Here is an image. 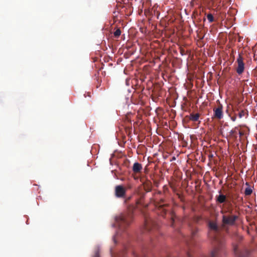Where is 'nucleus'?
<instances>
[{
  "label": "nucleus",
  "mask_w": 257,
  "mask_h": 257,
  "mask_svg": "<svg viewBox=\"0 0 257 257\" xmlns=\"http://www.w3.org/2000/svg\"><path fill=\"white\" fill-rule=\"evenodd\" d=\"M141 203V199L136 201L135 204H130L127 206V211L116 216L115 223L113 226L117 227L118 231L116 233L118 235L120 231H124L132 222L134 217V211L137 206Z\"/></svg>",
  "instance_id": "f257e3e1"
},
{
  "label": "nucleus",
  "mask_w": 257,
  "mask_h": 257,
  "mask_svg": "<svg viewBox=\"0 0 257 257\" xmlns=\"http://www.w3.org/2000/svg\"><path fill=\"white\" fill-rule=\"evenodd\" d=\"M216 242V244L211 251L209 257H221L225 253V241L223 239H219L214 235L213 237Z\"/></svg>",
  "instance_id": "f03ea898"
},
{
  "label": "nucleus",
  "mask_w": 257,
  "mask_h": 257,
  "mask_svg": "<svg viewBox=\"0 0 257 257\" xmlns=\"http://www.w3.org/2000/svg\"><path fill=\"white\" fill-rule=\"evenodd\" d=\"M238 217V216L236 215H223L222 219V226L234 225Z\"/></svg>",
  "instance_id": "7ed1b4c3"
},
{
  "label": "nucleus",
  "mask_w": 257,
  "mask_h": 257,
  "mask_svg": "<svg viewBox=\"0 0 257 257\" xmlns=\"http://www.w3.org/2000/svg\"><path fill=\"white\" fill-rule=\"evenodd\" d=\"M233 250L234 254L237 257H248L249 251L246 248L239 249L238 245L235 243L232 244Z\"/></svg>",
  "instance_id": "20e7f679"
},
{
  "label": "nucleus",
  "mask_w": 257,
  "mask_h": 257,
  "mask_svg": "<svg viewBox=\"0 0 257 257\" xmlns=\"http://www.w3.org/2000/svg\"><path fill=\"white\" fill-rule=\"evenodd\" d=\"M164 202V200L161 199L160 200V202L158 203V204L156 205V208L155 210L156 213L163 217L166 214L167 210L165 207L168 206L167 204H163Z\"/></svg>",
  "instance_id": "39448f33"
},
{
  "label": "nucleus",
  "mask_w": 257,
  "mask_h": 257,
  "mask_svg": "<svg viewBox=\"0 0 257 257\" xmlns=\"http://www.w3.org/2000/svg\"><path fill=\"white\" fill-rule=\"evenodd\" d=\"M182 222H186L188 223L191 230V236L192 238L195 237L196 236L198 229L194 225V223L195 222L194 219L183 218Z\"/></svg>",
  "instance_id": "423d86ee"
},
{
  "label": "nucleus",
  "mask_w": 257,
  "mask_h": 257,
  "mask_svg": "<svg viewBox=\"0 0 257 257\" xmlns=\"http://www.w3.org/2000/svg\"><path fill=\"white\" fill-rule=\"evenodd\" d=\"M214 117L218 119H221L223 118V106L220 103L217 107L213 108Z\"/></svg>",
  "instance_id": "0eeeda50"
},
{
  "label": "nucleus",
  "mask_w": 257,
  "mask_h": 257,
  "mask_svg": "<svg viewBox=\"0 0 257 257\" xmlns=\"http://www.w3.org/2000/svg\"><path fill=\"white\" fill-rule=\"evenodd\" d=\"M236 62L237 63V66L236 69V72L239 75L241 74L244 70V64L243 62V58L240 55H239Z\"/></svg>",
  "instance_id": "6e6552de"
},
{
  "label": "nucleus",
  "mask_w": 257,
  "mask_h": 257,
  "mask_svg": "<svg viewBox=\"0 0 257 257\" xmlns=\"http://www.w3.org/2000/svg\"><path fill=\"white\" fill-rule=\"evenodd\" d=\"M126 194V189L121 185H117L115 187V195L117 198H124Z\"/></svg>",
  "instance_id": "1a4fd4ad"
},
{
  "label": "nucleus",
  "mask_w": 257,
  "mask_h": 257,
  "mask_svg": "<svg viewBox=\"0 0 257 257\" xmlns=\"http://www.w3.org/2000/svg\"><path fill=\"white\" fill-rule=\"evenodd\" d=\"M145 226L146 229L148 231L151 230L153 228H158V225L154 220L152 219H147V218L145 219Z\"/></svg>",
  "instance_id": "9d476101"
},
{
  "label": "nucleus",
  "mask_w": 257,
  "mask_h": 257,
  "mask_svg": "<svg viewBox=\"0 0 257 257\" xmlns=\"http://www.w3.org/2000/svg\"><path fill=\"white\" fill-rule=\"evenodd\" d=\"M208 227L210 231H213L215 234L220 232V228L215 222L210 221L208 223Z\"/></svg>",
  "instance_id": "9b49d317"
},
{
  "label": "nucleus",
  "mask_w": 257,
  "mask_h": 257,
  "mask_svg": "<svg viewBox=\"0 0 257 257\" xmlns=\"http://www.w3.org/2000/svg\"><path fill=\"white\" fill-rule=\"evenodd\" d=\"M200 116V114L199 113H191L189 115L186 116V117L193 122L199 121L200 122V121L199 120Z\"/></svg>",
  "instance_id": "f8f14e48"
},
{
  "label": "nucleus",
  "mask_w": 257,
  "mask_h": 257,
  "mask_svg": "<svg viewBox=\"0 0 257 257\" xmlns=\"http://www.w3.org/2000/svg\"><path fill=\"white\" fill-rule=\"evenodd\" d=\"M143 186L145 190L147 192H150L152 188V182L148 180H146L145 182H143Z\"/></svg>",
  "instance_id": "ddd939ff"
},
{
  "label": "nucleus",
  "mask_w": 257,
  "mask_h": 257,
  "mask_svg": "<svg viewBox=\"0 0 257 257\" xmlns=\"http://www.w3.org/2000/svg\"><path fill=\"white\" fill-rule=\"evenodd\" d=\"M142 169V166L140 163L136 162L134 164L133 166V171L135 173L137 174L140 173Z\"/></svg>",
  "instance_id": "4468645a"
},
{
  "label": "nucleus",
  "mask_w": 257,
  "mask_h": 257,
  "mask_svg": "<svg viewBox=\"0 0 257 257\" xmlns=\"http://www.w3.org/2000/svg\"><path fill=\"white\" fill-rule=\"evenodd\" d=\"M220 194L216 196V201L219 203H223L226 201V197L225 195L221 194V190L219 191Z\"/></svg>",
  "instance_id": "2eb2a0df"
},
{
  "label": "nucleus",
  "mask_w": 257,
  "mask_h": 257,
  "mask_svg": "<svg viewBox=\"0 0 257 257\" xmlns=\"http://www.w3.org/2000/svg\"><path fill=\"white\" fill-rule=\"evenodd\" d=\"M170 225L172 227H174V223H175V220L177 219V217L173 212H172L170 213Z\"/></svg>",
  "instance_id": "dca6fc26"
},
{
  "label": "nucleus",
  "mask_w": 257,
  "mask_h": 257,
  "mask_svg": "<svg viewBox=\"0 0 257 257\" xmlns=\"http://www.w3.org/2000/svg\"><path fill=\"white\" fill-rule=\"evenodd\" d=\"M252 193V190L250 187H248L245 188L244 191V195L245 196H249Z\"/></svg>",
  "instance_id": "f3484780"
},
{
  "label": "nucleus",
  "mask_w": 257,
  "mask_h": 257,
  "mask_svg": "<svg viewBox=\"0 0 257 257\" xmlns=\"http://www.w3.org/2000/svg\"><path fill=\"white\" fill-rule=\"evenodd\" d=\"M121 33V30H120L119 28H118L114 32L113 34L115 38H118L120 35Z\"/></svg>",
  "instance_id": "a211bd4d"
},
{
  "label": "nucleus",
  "mask_w": 257,
  "mask_h": 257,
  "mask_svg": "<svg viewBox=\"0 0 257 257\" xmlns=\"http://www.w3.org/2000/svg\"><path fill=\"white\" fill-rule=\"evenodd\" d=\"M207 18L209 21V23H212L214 21L213 16L211 14H208L207 15Z\"/></svg>",
  "instance_id": "6ab92c4d"
},
{
  "label": "nucleus",
  "mask_w": 257,
  "mask_h": 257,
  "mask_svg": "<svg viewBox=\"0 0 257 257\" xmlns=\"http://www.w3.org/2000/svg\"><path fill=\"white\" fill-rule=\"evenodd\" d=\"M143 5L144 6L146 5V8H149L150 4H151V1L150 0H144Z\"/></svg>",
  "instance_id": "aec40b11"
},
{
  "label": "nucleus",
  "mask_w": 257,
  "mask_h": 257,
  "mask_svg": "<svg viewBox=\"0 0 257 257\" xmlns=\"http://www.w3.org/2000/svg\"><path fill=\"white\" fill-rule=\"evenodd\" d=\"M245 112L244 110H241L238 114V116L239 118L242 117L243 116H244Z\"/></svg>",
  "instance_id": "412c9836"
},
{
  "label": "nucleus",
  "mask_w": 257,
  "mask_h": 257,
  "mask_svg": "<svg viewBox=\"0 0 257 257\" xmlns=\"http://www.w3.org/2000/svg\"><path fill=\"white\" fill-rule=\"evenodd\" d=\"M93 257H100L99 256V252L98 249H97V250H96L95 254Z\"/></svg>",
  "instance_id": "4be33fe9"
},
{
  "label": "nucleus",
  "mask_w": 257,
  "mask_h": 257,
  "mask_svg": "<svg viewBox=\"0 0 257 257\" xmlns=\"http://www.w3.org/2000/svg\"><path fill=\"white\" fill-rule=\"evenodd\" d=\"M131 197H127V198H126V199H125L124 201V203L125 204H126V203H127V202H128V201L131 199Z\"/></svg>",
  "instance_id": "5701e85b"
},
{
  "label": "nucleus",
  "mask_w": 257,
  "mask_h": 257,
  "mask_svg": "<svg viewBox=\"0 0 257 257\" xmlns=\"http://www.w3.org/2000/svg\"><path fill=\"white\" fill-rule=\"evenodd\" d=\"M231 120L233 121H235V120H236V117L235 116H233V117H232L231 118Z\"/></svg>",
  "instance_id": "b1692460"
},
{
  "label": "nucleus",
  "mask_w": 257,
  "mask_h": 257,
  "mask_svg": "<svg viewBox=\"0 0 257 257\" xmlns=\"http://www.w3.org/2000/svg\"><path fill=\"white\" fill-rule=\"evenodd\" d=\"M245 185H247V186H248V187H250V186H249V183H248V182H246V183H245Z\"/></svg>",
  "instance_id": "393cba45"
},
{
  "label": "nucleus",
  "mask_w": 257,
  "mask_h": 257,
  "mask_svg": "<svg viewBox=\"0 0 257 257\" xmlns=\"http://www.w3.org/2000/svg\"><path fill=\"white\" fill-rule=\"evenodd\" d=\"M235 133V131H233V130H232V131H231V134H233V133Z\"/></svg>",
  "instance_id": "a878e982"
},
{
  "label": "nucleus",
  "mask_w": 257,
  "mask_h": 257,
  "mask_svg": "<svg viewBox=\"0 0 257 257\" xmlns=\"http://www.w3.org/2000/svg\"><path fill=\"white\" fill-rule=\"evenodd\" d=\"M239 135H240V136H241V135H242V133L241 132H239Z\"/></svg>",
  "instance_id": "bb28decb"
},
{
  "label": "nucleus",
  "mask_w": 257,
  "mask_h": 257,
  "mask_svg": "<svg viewBox=\"0 0 257 257\" xmlns=\"http://www.w3.org/2000/svg\"><path fill=\"white\" fill-rule=\"evenodd\" d=\"M231 212H232L231 210V211H229V212L230 214L231 213Z\"/></svg>",
  "instance_id": "cd10ccee"
}]
</instances>
